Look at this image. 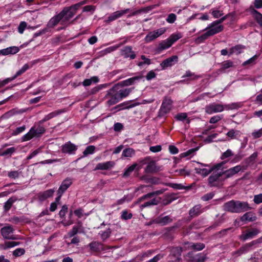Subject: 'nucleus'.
Returning a JSON list of instances; mask_svg holds the SVG:
<instances>
[{
  "mask_svg": "<svg viewBox=\"0 0 262 262\" xmlns=\"http://www.w3.org/2000/svg\"><path fill=\"white\" fill-rule=\"evenodd\" d=\"M77 10L73 6L65 7L59 13V16L61 18V26L58 27L56 31H60L64 29L69 25L74 23V21L79 19L82 20L83 17L81 14L78 15L74 19L71 20V19L76 13Z\"/></svg>",
  "mask_w": 262,
  "mask_h": 262,
  "instance_id": "obj_1",
  "label": "nucleus"
},
{
  "mask_svg": "<svg viewBox=\"0 0 262 262\" xmlns=\"http://www.w3.org/2000/svg\"><path fill=\"white\" fill-rule=\"evenodd\" d=\"M243 105L242 102H233L230 104H222L220 103H212L207 105L205 107V112L207 114L221 113L224 110H236Z\"/></svg>",
  "mask_w": 262,
  "mask_h": 262,
  "instance_id": "obj_2",
  "label": "nucleus"
},
{
  "mask_svg": "<svg viewBox=\"0 0 262 262\" xmlns=\"http://www.w3.org/2000/svg\"><path fill=\"white\" fill-rule=\"evenodd\" d=\"M225 211L239 213L247 211L251 209L247 202L231 200L225 203L223 206Z\"/></svg>",
  "mask_w": 262,
  "mask_h": 262,
  "instance_id": "obj_3",
  "label": "nucleus"
},
{
  "mask_svg": "<svg viewBox=\"0 0 262 262\" xmlns=\"http://www.w3.org/2000/svg\"><path fill=\"white\" fill-rule=\"evenodd\" d=\"M139 166L138 170H140L143 165H146L144 169V172L146 173H154L161 170L162 166H158L155 161L150 157H146L144 158L138 160Z\"/></svg>",
  "mask_w": 262,
  "mask_h": 262,
  "instance_id": "obj_4",
  "label": "nucleus"
},
{
  "mask_svg": "<svg viewBox=\"0 0 262 262\" xmlns=\"http://www.w3.org/2000/svg\"><path fill=\"white\" fill-rule=\"evenodd\" d=\"M46 132L45 128L39 124L37 127L32 126L29 131L21 138V142L29 141L34 137H39Z\"/></svg>",
  "mask_w": 262,
  "mask_h": 262,
  "instance_id": "obj_5",
  "label": "nucleus"
},
{
  "mask_svg": "<svg viewBox=\"0 0 262 262\" xmlns=\"http://www.w3.org/2000/svg\"><path fill=\"white\" fill-rule=\"evenodd\" d=\"M181 34H172L167 39L161 41L157 47V50L161 52L169 48L176 41L182 37Z\"/></svg>",
  "mask_w": 262,
  "mask_h": 262,
  "instance_id": "obj_6",
  "label": "nucleus"
},
{
  "mask_svg": "<svg viewBox=\"0 0 262 262\" xmlns=\"http://www.w3.org/2000/svg\"><path fill=\"white\" fill-rule=\"evenodd\" d=\"M172 104L173 101L170 98L165 97L158 111V116L161 118L169 113L172 110Z\"/></svg>",
  "mask_w": 262,
  "mask_h": 262,
  "instance_id": "obj_7",
  "label": "nucleus"
},
{
  "mask_svg": "<svg viewBox=\"0 0 262 262\" xmlns=\"http://www.w3.org/2000/svg\"><path fill=\"white\" fill-rule=\"evenodd\" d=\"M262 243V237L256 240L253 241L250 243H247L243 246L240 248L237 251L234 252V254H237L238 256L243 254L246 253L251 251L255 248L256 245L259 243Z\"/></svg>",
  "mask_w": 262,
  "mask_h": 262,
  "instance_id": "obj_8",
  "label": "nucleus"
},
{
  "mask_svg": "<svg viewBox=\"0 0 262 262\" xmlns=\"http://www.w3.org/2000/svg\"><path fill=\"white\" fill-rule=\"evenodd\" d=\"M226 162H222L221 163H219L214 165L212 167H210L208 165H205L206 167L208 168H195V170L197 174L201 175L202 177H205L208 176L211 172L213 171L214 170H219L220 169L224 164Z\"/></svg>",
  "mask_w": 262,
  "mask_h": 262,
  "instance_id": "obj_9",
  "label": "nucleus"
},
{
  "mask_svg": "<svg viewBox=\"0 0 262 262\" xmlns=\"http://www.w3.org/2000/svg\"><path fill=\"white\" fill-rule=\"evenodd\" d=\"M224 181L222 172H214L208 178L209 185L212 187H219L222 184V181Z\"/></svg>",
  "mask_w": 262,
  "mask_h": 262,
  "instance_id": "obj_10",
  "label": "nucleus"
},
{
  "mask_svg": "<svg viewBox=\"0 0 262 262\" xmlns=\"http://www.w3.org/2000/svg\"><path fill=\"white\" fill-rule=\"evenodd\" d=\"M227 16L222 17L220 20L214 21L211 23L209 27V30L205 33H220L223 30V26L221 23L226 19Z\"/></svg>",
  "mask_w": 262,
  "mask_h": 262,
  "instance_id": "obj_11",
  "label": "nucleus"
},
{
  "mask_svg": "<svg viewBox=\"0 0 262 262\" xmlns=\"http://www.w3.org/2000/svg\"><path fill=\"white\" fill-rule=\"evenodd\" d=\"M260 231L257 228H251L243 232L242 234L239 236V238L243 241H246L249 239L254 238L256 236Z\"/></svg>",
  "mask_w": 262,
  "mask_h": 262,
  "instance_id": "obj_12",
  "label": "nucleus"
},
{
  "mask_svg": "<svg viewBox=\"0 0 262 262\" xmlns=\"http://www.w3.org/2000/svg\"><path fill=\"white\" fill-rule=\"evenodd\" d=\"M55 192L54 189H50L38 193L34 198V200L41 203L48 198L52 197Z\"/></svg>",
  "mask_w": 262,
  "mask_h": 262,
  "instance_id": "obj_13",
  "label": "nucleus"
},
{
  "mask_svg": "<svg viewBox=\"0 0 262 262\" xmlns=\"http://www.w3.org/2000/svg\"><path fill=\"white\" fill-rule=\"evenodd\" d=\"M77 148V145L69 141L62 145L61 152L63 154L72 155L75 154Z\"/></svg>",
  "mask_w": 262,
  "mask_h": 262,
  "instance_id": "obj_14",
  "label": "nucleus"
},
{
  "mask_svg": "<svg viewBox=\"0 0 262 262\" xmlns=\"http://www.w3.org/2000/svg\"><path fill=\"white\" fill-rule=\"evenodd\" d=\"M132 10L129 8H126L124 10H119L115 11L112 14H111L107 18V19L105 20L106 23H110L111 21H113L117 19L118 18L122 17L124 14L128 13L131 12Z\"/></svg>",
  "mask_w": 262,
  "mask_h": 262,
  "instance_id": "obj_15",
  "label": "nucleus"
},
{
  "mask_svg": "<svg viewBox=\"0 0 262 262\" xmlns=\"http://www.w3.org/2000/svg\"><path fill=\"white\" fill-rule=\"evenodd\" d=\"M14 230L11 226H7L3 227L1 230V234L3 237L8 239H17V238L13 234Z\"/></svg>",
  "mask_w": 262,
  "mask_h": 262,
  "instance_id": "obj_16",
  "label": "nucleus"
},
{
  "mask_svg": "<svg viewBox=\"0 0 262 262\" xmlns=\"http://www.w3.org/2000/svg\"><path fill=\"white\" fill-rule=\"evenodd\" d=\"M242 169V166L238 165H236L233 167L230 168L223 172H222L223 180L231 178L238 172L241 171Z\"/></svg>",
  "mask_w": 262,
  "mask_h": 262,
  "instance_id": "obj_17",
  "label": "nucleus"
},
{
  "mask_svg": "<svg viewBox=\"0 0 262 262\" xmlns=\"http://www.w3.org/2000/svg\"><path fill=\"white\" fill-rule=\"evenodd\" d=\"M41 60L37 59L31 61L29 63L25 64L14 75L13 78L16 79L17 77L21 75L26 72L29 69L31 68L33 65L40 62Z\"/></svg>",
  "mask_w": 262,
  "mask_h": 262,
  "instance_id": "obj_18",
  "label": "nucleus"
},
{
  "mask_svg": "<svg viewBox=\"0 0 262 262\" xmlns=\"http://www.w3.org/2000/svg\"><path fill=\"white\" fill-rule=\"evenodd\" d=\"M178 61V57L176 55L172 56L165 60H164L161 63L160 66L162 70L167 69L168 67H171L174 65Z\"/></svg>",
  "mask_w": 262,
  "mask_h": 262,
  "instance_id": "obj_19",
  "label": "nucleus"
},
{
  "mask_svg": "<svg viewBox=\"0 0 262 262\" xmlns=\"http://www.w3.org/2000/svg\"><path fill=\"white\" fill-rule=\"evenodd\" d=\"M121 55L125 58L134 59L136 57L135 52L133 51L130 46H126L121 50Z\"/></svg>",
  "mask_w": 262,
  "mask_h": 262,
  "instance_id": "obj_20",
  "label": "nucleus"
},
{
  "mask_svg": "<svg viewBox=\"0 0 262 262\" xmlns=\"http://www.w3.org/2000/svg\"><path fill=\"white\" fill-rule=\"evenodd\" d=\"M115 166V162L112 161H107L102 163H99L95 167L94 170H109Z\"/></svg>",
  "mask_w": 262,
  "mask_h": 262,
  "instance_id": "obj_21",
  "label": "nucleus"
},
{
  "mask_svg": "<svg viewBox=\"0 0 262 262\" xmlns=\"http://www.w3.org/2000/svg\"><path fill=\"white\" fill-rule=\"evenodd\" d=\"M63 112H64V111L61 110L53 111V112L45 115V117L43 118V119L38 122V123H39V124H41L43 123L44 122L60 115L61 113H62Z\"/></svg>",
  "mask_w": 262,
  "mask_h": 262,
  "instance_id": "obj_22",
  "label": "nucleus"
},
{
  "mask_svg": "<svg viewBox=\"0 0 262 262\" xmlns=\"http://www.w3.org/2000/svg\"><path fill=\"white\" fill-rule=\"evenodd\" d=\"M18 47L12 46L0 50V55H8L15 54L19 51Z\"/></svg>",
  "mask_w": 262,
  "mask_h": 262,
  "instance_id": "obj_23",
  "label": "nucleus"
},
{
  "mask_svg": "<svg viewBox=\"0 0 262 262\" xmlns=\"http://www.w3.org/2000/svg\"><path fill=\"white\" fill-rule=\"evenodd\" d=\"M73 183L72 179L70 178H67L64 179L61 183L60 185L58 191H59L62 193H64V192L70 187V186L72 185Z\"/></svg>",
  "mask_w": 262,
  "mask_h": 262,
  "instance_id": "obj_24",
  "label": "nucleus"
},
{
  "mask_svg": "<svg viewBox=\"0 0 262 262\" xmlns=\"http://www.w3.org/2000/svg\"><path fill=\"white\" fill-rule=\"evenodd\" d=\"M114 91V88L111 89L108 94H112L110 98L107 101L106 104L108 106H112L118 103L120 99L116 94V93H112Z\"/></svg>",
  "mask_w": 262,
  "mask_h": 262,
  "instance_id": "obj_25",
  "label": "nucleus"
},
{
  "mask_svg": "<svg viewBox=\"0 0 262 262\" xmlns=\"http://www.w3.org/2000/svg\"><path fill=\"white\" fill-rule=\"evenodd\" d=\"M186 247L190 249H193L196 251H200L205 248V245L203 243H193L187 242L185 243Z\"/></svg>",
  "mask_w": 262,
  "mask_h": 262,
  "instance_id": "obj_26",
  "label": "nucleus"
},
{
  "mask_svg": "<svg viewBox=\"0 0 262 262\" xmlns=\"http://www.w3.org/2000/svg\"><path fill=\"white\" fill-rule=\"evenodd\" d=\"M58 23L61 25V18L59 17V14L52 17L47 24V27L50 28H54Z\"/></svg>",
  "mask_w": 262,
  "mask_h": 262,
  "instance_id": "obj_27",
  "label": "nucleus"
},
{
  "mask_svg": "<svg viewBox=\"0 0 262 262\" xmlns=\"http://www.w3.org/2000/svg\"><path fill=\"white\" fill-rule=\"evenodd\" d=\"M245 49V46L238 45L235 46L229 49V55L230 56L232 54H235L236 55L240 54L243 53L244 50Z\"/></svg>",
  "mask_w": 262,
  "mask_h": 262,
  "instance_id": "obj_28",
  "label": "nucleus"
},
{
  "mask_svg": "<svg viewBox=\"0 0 262 262\" xmlns=\"http://www.w3.org/2000/svg\"><path fill=\"white\" fill-rule=\"evenodd\" d=\"M89 246L91 251L95 252H99L104 249L102 244L96 241L91 242L89 244Z\"/></svg>",
  "mask_w": 262,
  "mask_h": 262,
  "instance_id": "obj_29",
  "label": "nucleus"
},
{
  "mask_svg": "<svg viewBox=\"0 0 262 262\" xmlns=\"http://www.w3.org/2000/svg\"><path fill=\"white\" fill-rule=\"evenodd\" d=\"M119 47V45H115L106 48L98 52V56L103 57L109 53H111L116 51Z\"/></svg>",
  "mask_w": 262,
  "mask_h": 262,
  "instance_id": "obj_30",
  "label": "nucleus"
},
{
  "mask_svg": "<svg viewBox=\"0 0 262 262\" xmlns=\"http://www.w3.org/2000/svg\"><path fill=\"white\" fill-rule=\"evenodd\" d=\"M163 192H164V190H157V191H155L154 192L148 193L142 196L141 197L139 198L138 199V201L142 202L144 200L151 198L152 196H154L155 195L161 194L163 193Z\"/></svg>",
  "mask_w": 262,
  "mask_h": 262,
  "instance_id": "obj_31",
  "label": "nucleus"
},
{
  "mask_svg": "<svg viewBox=\"0 0 262 262\" xmlns=\"http://www.w3.org/2000/svg\"><path fill=\"white\" fill-rule=\"evenodd\" d=\"M203 212L200 205H196L189 210V215L191 217H194L200 215Z\"/></svg>",
  "mask_w": 262,
  "mask_h": 262,
  "instance_id": "obj_32",
  "label": "nucleus"
},
{
  "mask_svg": "<svg viewBox=\"0 0 262 262\" xmlns=\"http://www.w3.org/2000/svg\"><path fill=\"white\" fill-rule=\"evenodd\" d=\"M182 249L181 247H173L170 250V255L176 257V260H179L181 258Z\"/></svg>",
  "mask_w": 262,
  "mask_h": 262,
  "instance_id": "obj_33",
  "label": "nucleus"
},
{
  "mask_svg": "<svg viewBox=\"0 0 262 262\" xmlns=\"http://www.w3.org/2000/svg\"><path fill=\"white\" fill-rule=\"evenodd\" d=\"M241 132L238 130L234 129H230L227 133L226 136L230 138V139H237L240 137Z\"/></svg>",
  "mask_w": 262,
  "mask_h": 262,
  "instance_id": "obj_34",
  "label": "nucleus"
},
{
  "mask_svg": "<svg viewBox=\"0 0 262 262\" xmlns=\"http://www.w3.org/2000/svg\"><path fill=\"white\" fill-rule=\"evenodd\" d=\"M131 91L132 90L130 89L125 88L119 90V91H117L116 93L121 100L123 98L126 97L129 94Z\"/></svg>",
  "mask_w": 262,
  "mask_h": 262,
  "instance_id": "obj_35",
  "label": "nucleus"
},
{
  "mask_svg": "<svg viewBox=\"0 0 262 262\" xmlns=\"http://www.w3.org/2000/svg\"><path fill=\"white\" fill-rule=\"evenodd\" d=\"M17 200V198L15 196H12L9 198L5 203L4 205V211H8L11 208L13 204Z\"/></svg>",
  "mask_w": 262,
  "mask_h": 262,
  "instance_id": "obj_36",
  "label": "nucleus"
},
{
  "mask_svg": "<svg viewBox=\"0 0 262 262\" xmlns=\"http://www.w3.org/2000/svg\"><path fill=\"white\" fill-rule=\"evenodd\" d=\"M99 79L97 76H93L89 79H85L82 82V85L84 86H88L92 84L97 83L99 82Z\"/></svg>",
  "mask_w": 262,
  "mask_h": 262,
  "instance_id": "obj_37",
  "label": "nucleus"
},
{
  "mask_svg": "<svg viewBox=\"0 0 262 262\" xmlns=\"http://www.w3.org/2000/svg\"><path fill=\"white\" fill-rule=\"evenodd\" d=\"M142 77V76L139 75L128 78L123 81L124 84L127 86L133 84L141 80Z\"/></svg>",
  "mask_w": 262,
  "mask_h": 262,
  "instance_id": "obj_38",
  "label": "nucleus"
},
{
  "mask_svg": "<svg viewBox=\"0 0 262 262\" xmlns=\"http://www.w3.org/2000/svg\"><path fill=\"white\" fill-rule=\"evenodd\" d=\"M241 220L243 222L246 221H254L256 220V216L251 212H248L245 213L241 218Z\"/></svg>",
  "mask_w": 262,
  "mask_h": 262,
  "instance_id": "obj_39",
  "label": "nucleus"
},
{
  "mask_svg": "<svg viewBox=\"0 0 262 262\" xmlns=\"http://www.w3.org/2000/svg\"><path fill=\"white\" fill-rule=\"evenodd\" d=\"M172 221V219L169 215L158 217L157 219V223L163 226L167 225L168 224L171 223Z\"/></svg>",
  "mask_w": 262,
  "mask_h": 262,
  "instance_id": "obj_40",
  "label": "nucleus"
},
{
  "mask_svg": "<svg viewBox=\"0 0 262 262\" xmlns=\"http://www.w3.org/2000/svg\"><path fill=\"white\" fill-rule=\"evenodd\" d=\"M183 81H186V78H188L187 80H194L199 78V76L196 75L194 73L191 72L190 71L188 70L186 72L185 74L182 76Z\"/></svg>",
  "mask_w": 262,
  "mask_h": 262,
  "instance_id": "obj_41",
  "label": "nucleus"
},
{
  "mask_svg": "<svg viewBox=\"0 0 262 262\" xmlns=\"http://www.w3.org/2000/svg\"><path fill=\"white\" fill-rule=\"evenodd\" d=\"M124 105H125V104L124 103H121L119 105H116L114 107H113L112 108V110L114 111V112H117L118 111L122 110L124 108H132V107H135L137 105H139V103H134L129 106H124Z\"/></svg>",
  "mask_w": 262,
  "mask_h": 262,
  "instance_id": "obj_42",
  "label": "nucleus"
},
{
  "mask_svg": "<svg viewBox=\"0 0 262 262\" xmlns=\"http://www.w3.org/2000/svg\"><path fill=\"white\" fill-rule=\"evenodd\" d=\"M176 120L180 121H185L186 123L188 124L190 123V120L187 117V114L186 113H180L178 114L176 116Z\"/></svg>",
  "mask_w": 262,
  "mask_h": 262,
  "instance_id": "obj_43",
  "label": "nucleus"
},
{
  "mask_svg": "<svg viewBox=\"0 0 262 262\" xmlns=\"http://www.w3.org/2000/svg\"><path fill=\"white\" fill-rule=\"evenodd\" d=\"M139 166V164L134 163L131 166L127 167L124 171L123 176L124 177H127L130 176L131 173L137 168L138 170V167Z\"/></svg>",
  "mask_w": 262,
  "mask_h": 262,
  "instance_id": "obj_44",
  "label": "nucleus"
},
{
  "mask_svg": "<svg viewBox=\"0 0 262 262\" xmlns=\"http://www.w3.org/2000/svg\"><path fill=\"white\" fill-rule=\"evenodd\" d=\"M159 203V201L156 198H153L150 201H147L140 205L141 208H144L151 206L157 205Z\"/></svg>",
  "mask_w": 262,
  "mask_h": 262,
  "instance_id": "obj_45",
  "label": "nucleus"
},
{
  "mask_svg": "<svg viewBox=\"0 0 262 262\" xmlns=\"http://www.w3.org/2000/svg\"><path fill=\"white\" fill-rule=\"evenodd\" d=\"M96 150V147L94 145H89L87 146L85 150L83 151V156L82 158L85 157L89 155L93 154Z\"/></svg>",
  "mask_w": 262,
  "mask_h": 262,
  "instance_id": "obj_46",
  "label": "nucleus"
},
{
  "mask_svg": "<svg viewBox=\"0 0 262 262\" xmlns=\"http://www.w3.org/2000/svg\"><path fill=\"white\" fill-rule=\"evenodd\" d=\"M257 23L262 28V14L257 10L253 9L252 11Z\"/></svg>",
  "mask_w": 262,
  "mask_h": 262,
  "instance_id": "obj_47",
  "label": "nucleus"
},
{
  "mask_svg": "<svg viewBox=\"0 0 262 262\" xmlns=\"http://www.w3.org/2000/svg\"><path fill=\"white\" fill-rule=\"evenodd\" d=\"M135 155V150L131 148L124 149L122 153V156L125 158H130Z\"/></svg>",
  "mask_w": 262,
  "mask_h": 262,
  "instance_id": "obj_48",
  "label": "nucleus"
},
{
  "mask_svg": "<svg viewBox=\"0 0 262 262\" xmlns=\"http://www.w3.org/2000/svg\"><path fill=\"white\" fill-rule=\"evenodd\" d=\"M142 180H144L146 182L149 183L151 184L156 185L160 183V179L156 177L146 178L145 177H142Z\"/></svg>",
  "mask_w": 262,
  "mask_h": 262,
  "instance_id": "obj_49",
  "label": "nucleus"
},
{
  "mask_svg": "<svg viewBox=\"0 0 262 262\" xmlns=\"http://www.w3.org/2000/svg\"><path fill=\"white\" fill-rule=\"evenodd\" d=\"M78 224L79 225L78 226H74L72 228V229L69 231L68 233L69 236L70 237H73L74 235L77 234L79 232V229L80 226H81V223L80 222H78Z\"/></svg>",
  "mask_w": 262,
  "mask_h": 262,
  "instance_id": "obj_50",
  "label": "nucleus"
},
{
  "mask_svg": "<svg viewBox=\"0 0 262 262\" xmlns=\"http://www.w3.org/2000/svg\"><path fill=\"white\" fill-rule=\"evenodd\" d=\"M16 149L14 147H11L9 148L6 149V150L3 151L1 154L0 156H11L12 154H13Z\"/></svg>",
  "mask_w": 262,
  "mask_h": 262,
  "instance_id": "obj_51",
  "label": "nucleus"
},
{
  "mask_svg": "<svg viewBox=\"0 0 262 262\" xmlns=\"http://www.w3.org/2000/svg\"><path fill=\"white\" fill-rule=\"evenodd\" d=\"M258 58V56L257 55H254L253 57L250 58V59L247 60L243 63V66H246L247 65L253 66L256 63V60Z\"/></svg>",
  "mask_w": 262,
  "mask_h": 262,
  "instance_id": "obj_52",
  "label": "nucleus"
},
{
  "mask_svg": "<svg viewBox=\"0 0 262 262\" xmlns=\"http://www.w3.org/2000/svg\"><path fill=\"white\" fill-rule=\"evenodd\" d=\"M19 242H6L4 245L3 246V248L5 250L8 249L15 246H18L19 245Z\"/></svg>",
  "mask_w": 262,
  "mask_h": 262,
  "instance_id": "obj_53",
  "label": "nucleus"
},
{
  "mask_svg": "<svg viewBox=\"0 0 262 262\" xmlns=\"http://www.w3.org/2000/svg\"><path fill=\"white\" fill-rule=\"evenodd\" d=\"M25 112V110H17L14 108V109H12V110H10L9 111H8V112H7L5 114V115L7 117H11V116H14L16 114L23 113Z\"/></svg>",
  "mask_w": 262,
  "mask_h": 262,
  "instance_id": "obj_54",
  "label": "nucleus"
},
{
  "mask_svg": "<svg viewBox=\"0 0 262 262\" xmlns=\"http://www.w3.org/2000/svg\"><path fill=\"white\" fill-rule=\"evenodd\" d=\"M213 34H202V35L200 36L197 37L195 40V42L197 44H200L202 42H203L205 40L207 39L208 37L210 36L213 35Z\"/></svg>",
  "mask_w": 262,
  "mask_h": 262,
  "instance_id": "obj_55",
  "label": "nucleus"
},
{
  "mask_svg": "<svg viewBox=\"0 0 262 262\" xmlns=\"http://www.w3.org/2000/svg\"><path fill=\"white\" fill-rule=\"evenodd\" d=\"M206 259V255L203 253L196 254L193 257L194 262H203Z\"/></svg>",
  "mask_w": 262,
  "mask_h": 262,
  "instance_id": "obj_56",
  "label": "nucleus"
},
{
  "mask_svg": "<svg viewBox=\"0 0 262 262\" xmlns=\"http://www.w3.org/2000/svg\"><path fill=\"white\" fill-rule=\"evenodd\" d=\"M233 63L230 60L225 61L222 65V68L220 69L221 72L224 71L225 70L231 68L233 66Z\"/></svg>",
  "mask_w": 262,
  "mask_h": 262,
  "instance_id": "obj_57",
  "label": "nucleus"
},
{
  "mask_svg": "<svg viewBox=\"0 0 262 262\" xmlns=\"http://www.w3.org/2000/svg\"><path fill=\"white\" fill-rule=\"evenodd\" d=\"M96 9V6L94 5H87L83 7V12H89L90 14H93Z\"/></svg>",
  "mask_w": 262,
  "mask_h": 262,
  "instance_id": "obj_58",
  "label": "nucleus"
},
{
  "mask_svg": "<svg viewBox=\"0 0 262 262\" xmlns=\"http://www.w3.org/2000/svg\"><path fill=\"white\" fill-rule=\"evenodd\" d=\"M162 34H147L145 38L146 42H149L158 37Z\"/></svg>",
  "mask_w": 262,
  "mask_h": 262,
  "instance_id": "obj_59",
  "label": "nucleus"
},
{
  "mask_svg": "<svg viewBox=\"0 0 262 262\" xmlns=\"http://www.w3.org/2000/svg\"><path fill=\"white\" fill-rule=\"evenodd\" d=\"M26 127L25 125L17 127L15 129L13 130L12 132V135L13 136H17L20 133L24 132L26 129Z\"/></svg>",
  "mask_w": 262,
  "mask_h": 262,
  "instance_id": "obj_60",
  "label": "nucleus"
},
{
  "mask_svg": "<svg viewBox=\"0 0 262 262\" xmlns=\"http://www.w3.org/2000/svg\"><path fill=\"white\" fill-rule=\"evenodd\" d=\"M157 6V5H150L146 7H143L139 10L140 13H148Z\"/></svg>",
  "mask_w": 262,
  "mask_h": 262,
  "instance_id": "obj_61",
  "label": "nucleus"
},
{
  "mask_svg": "<svg viewBox=\"0 0 262 262\" xmlns=\"http://www.w3.org/2000/svg\"><path fill=\"white\" fill-rule=\"evenodd\" d=\"M233 156V153L232 151L230 149H228L226 151H225L222 154V155L221 156V159L222 160H225L226 158H228Z\"/></svg>",
  "mask_w": 262,
  "mask_h": 262,
  "instance_id": "obj_62",
  "label": "nucleus"
},
{
  "mask_svg": "<svg viewBox=\"0 0 262 262\" xmlns=\"http://www.w3.org/2000/svg\"><path fill=\"white\" fill-rule=\"evenodd\" d=\"M25 253V250L23 248H17L13 252V255L15 257L20 256L24 255Z\"/></svg>",
  "mask_w": 262,
  "mask_h": 262,
  "instance_id": "obj_63",
  "label": "nucleus"
},
{
  "mask_svg": "<svg viewBox=\"0 0 262 262\" xmlns=\"http://www.w3.org/2000/svg\"><path fill=\"white\" fill-rule=\"evenodd\" d=\"M133 216V214L131 213H128L126 210H123L122 212L121 218L122 220H127L130 219Z\"/></svg>",
  "mask_w": 262,
  "mask_h": 262,
  "instance_id": "obj_64",
  "label": "nucleus"
}]
</instances>
